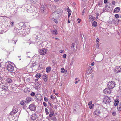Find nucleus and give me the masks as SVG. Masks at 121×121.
Wrapping results in <instances>:
<instances>
[{
    "instance_id": "45",
    "label": "nucleus",
    "mask_w": 121,
    "mask_h": 121,
    "mask_svg": "<svg viewBox=\"0 0 121 121\" xmlns=\"http://www.w3.org/2000/svg\"><path fill=\"white\" fill-rule=\"evenodd\" d=\"M44 100L46 102H47L48 101V99L46 97H44Z\"/></svg>"
},
{
    "instance_id": "3",
    "label": "nucleus",
    "mask_w": 121,
    "mask_h": 121,
    "mask_svg": "<svg viewBox=\"0 0 121 121\" xmlns=\"http://www.w3.org/2000/svg\"><path fill=\"white\" fill-rule=\"evenodd\" d=\"M116 85L115 82L113 81H111L109 82L107 84L108 88L109 89H112Z\"/></svg>"
},
{
    "instance_id": "58",
    "label": "nucleus",
    "mask_w": 121,
    "mask_h": 121,
    "mask_svg": "<svg viewBox=\"0 0 121 121\" xmlns=\"http://www.w3.org/2000/svg\"><path fill=\"white\" fill-rule=\"evenodd\" d=\"M71 13H68V17H69L70 16V15H71Z\"/></svg>"
},
{
    "instance_id": "53",
    "label": "nucleus",
    "mask_w": 121,
    "mask_h": 121,
    "mask_svg": "<svg viewBox=\"0 0 121 121\" xmlns=\"http://www.w3.org/2000/svg\"><path fill=\"white\" fill-rule=\"evenodd\" d=\"M112 4L113 5H115V1H112Z\"/></svg>"
},
{
    "instance_id": "20",
    "label": "nucleus",
    "mask_w": 121,
    "mask_h": 121,
    "mask_svg": "<svg viewBox=\"0 0 121 121\" xmlns=\"http://www.w3.org/2000/svg\"><path fill=\"white\" fill-rule=\"evenodd\" d=\"M114 19L113 18H110L108 21V23L109 24H114Z\"/></svg>"
},
{
    "instance_id": "33",
    "label": "nucleus",
    "mask_w": 121,
    "mask_h": 121,
    "mask_svg": "<svg viewBox=\"0 0 121 121\" xmlns=\"http://www.w3.org/2000/svg\"><path fill=\"white\" fill-rule=\"evenodd\" d=\"M37 65V63L35 62L33 64H32L31 66V67H33Z\"/></svg>"
},
{
    "instance_id": "19",
    "label": "nucleus",
    "mask_w": 121,
    "mask_h": 121,
    "mask_svg": "<svg viewBox=\"0 0 121 121\" xmlns=\"http://www.w3.org/2000/svg\"><path fill=\"white\" fill-rule=\"evenodd\" d=\"M57 13L58 15H60L61 14V13L62 12V10L60 9H58L55 11Z\"/></svg>"
},
{
    "instance_id": "56",
    "label": "nucleus",
    "mask_w": 121,
    "mask_h": 121,
    "mask_svg": "<svg viewBox=\"0 0 121 121\" xmlns=\"http://www.w3.org/2000/svg\"><path fill=\"white\" fill-rule=\"evenodd\" d=\"M54 21L55 23H58V21L54 19Z\"/></svg>"
},
{
    "instance_id": "16",
    "label": "nucleus",
    "mask_w": 121,
    "mask_h": 121,
    "mask_svg": "<svg viewBox=\"0 0 121 121\" xmlns=\"http://www.w3.org/2000/svg\"><path fill=\"white\" fill-rule=\"evenodd\" d=\"M88 105H89L90 108V109L93 108L94 106V104H92V102L91 101H90L88 104Z\"/></svg>"
},
{
    "instance_id": "60",
    "label": "nucleus",
    "mask_w": 121,
    "mask_h": 121,
    "mask_svg": "<svg viewBox=\"0 0 121 121\" xmlns=\"http://www.w3.org/2000/svg\"><path fill=\"white\" fill-rule=\"evenodd\" d=\"M95 64V63L94 62H93L91 64V65L92 66H93Z\"/></svg>"
},
{
    "instance_id": "36",
    "label": "nucleus",
    "mask_w": 121,
    "mask_h": 121,
    "mask_svg": "<svg viewBox=\"0 0 121 121\" xmlns=\"http://www.w3.org/2000/svg\"><path fill=\"white\" fill-rule=\"evenodd\" d=\"M65 71V69L64 68H61V72L62 73H64Z\"/></svg>"
},
{
    "instance_id": "43",
    "label": "nucleus",
    "mask_w": 121,
    "mask_h": 121,
    "mask_svg": "<svg viewBox=\"0 0 121 121\" xmlns=\"http://www.w3.org/2000/svg\"><path fill=\"white\" fill-rule=\"evenodd\" d=\"M48 104L49 105L51 106V108H53V105L52 104L49 102H48Z\"/></svg>"
},
{
    "instance_id": "62",
    "label": "nucleus",
    "mask_w": 121,
    "mask_h": 121,
    "mask_svg": "<svg viewBox=\"0 0 121 121\" xmlns=\"http://www.w3.org/2000/svg\"><path fill=\"white\" fill-rule=\"evenodd\" d=\"M44 80L45 82H46L47 81V79L46 78H44Z\"/></svg>"
},
{
    "instance_id": "40",
    "label": "nucleus",
    "mask_w": 121,
    "mask_h": 121,
    "mask_svg": "<svg viewBox=\"0 0 121 121\" xmlns=\"http://www.w3.org/2000/svg\"><path fill=\"white\" fill-rule=\"evenodd\" d=\"M24 101H22L20 102V104L21 105H23L24 104Z\"/></svg>"
},
{
    "instance_id": "10",
    "label": "nucleus",
    "mask_w": 121,
    "mask_h": 121,
    "mask_svg": "<svg viewBox=\"0 0 121 121\" xmlns=\"http://www.w3.org/2000/svg\"><path fill=\"white\" fill-rule=\"evenodd\" d=\"M29 108L30 110L34 111L36 107L34 104H31L30 105Z\"/></svg>"
},
{
    "instance_id": "17",
    "label": "nucleus",
    "mask_w": 121,
    "mask_h": 121,
    "mask_svg": "<svg viewBox=\"0 0 121 121\" xmlns=\"http://www.w3.org/2000/svg\"><path fill=\"white\" fill-rule=\"evenodd\" d=\"M5 80L6 82L8 83H11L13 81L12 79L9 78H6Z\"/></svg>"
},
{
    "instance_id": "27",
    "label": "nucleus",
    "mask_w": 121,
    "mask_h": 121,
    "mask_svg": "<svg viewBox=\"0 0 121 121\" xmlns=\"http://www.w3.org/2000/svg\"><path fill=\"white\" fill-rule=\"evenodd\" d=\"M114 21L113 22H114V24L115 25L117 24L118 22V21H117V20L115 18L114 19Z\"/></svg>"
},
{
    "instance_id": "30",
    "label": "nucleus",
    "mask_w": 121,
    "mask_h": 121,
    "mask_svg": "<svg viewBox=\"0 0 121 121\" xmlns=\"http://www.w3.org/2000/svg\"><path fill=\"white\" fill-rule=\"evenodd\" d=\"M31 2L34 3H36L38 1V0H30Z\"/></svg>"
},
{
    "instance_id": "39",
    "label": "nucleus",
    "mask_w": 121,
    "mask_h": 121,
    "mask_svg": "<svg viewBox=\"0 0 121 121\" xmlns=\"http://www.w3.org/2000/svg\"><path fill=\"white\" fill-rule=\"evenodd\" d=\"M50 113H54V112L52 110L51 108H50Z\"/></svg>"
},
{
    "instance_id": "26",
    "label": "nucleus",
    "mask_w": 121,
    "mask_h": 121,
    "mask_svg": "<svg viewBox=\"0 0 121 121\" xmlns=\"http://www.w3.org/2000/svg\"><path fill=\"white\" fill-rule=\"evenodd\" d=\"M41 76V75L40 73H37L35 75V77L37 78H39Z\"/></svg>"
},
{
    "instance_id": "5",
    "label": "nucleus",
    "mask_w": 121,
    "mask_h": 121,
    "mask_svg": "<svg viewBox=\"0 0 121 121\" xmlns=\"http://www.w3.org/2000/svg\"><path fill=\"white\" fill-rule=\"evenodd\" d=\"M7 69L9 71L12 72L14 70V67L11 65L9 64L7 66Z\"/></svg>"
},
{
    "instance_id": "23",
    "label": "nucleus",
    "mask_w": 121,
    "mask_h": 121,
    "mask_svg": "<svg viewBox=\"0 0 121 121\" xmlns=\"http://www.w3.org/2000/svg\"><path fill=\"white\" fill-rule=\"evenodd\" d=\"M52 33L55 35H56L57 34V30L56 29L52 30L51 31Z\"/></svg>"
},
{
    "instance_id": "15",
    "label": "nucleus",
    "mask_w": 121,
    "mask_h": 121,
    "mask_svg": "<svg viewBox=\"0 0 121 121\" xmlns=\"http://www.w3.org/2000/svg\"><path fill=\"white\" fill-rule=\"evenodd\" d=\"M35 88L36 89H38L40 88L39 84L38 82H35L34 86Z\"/></svg>"
},
{
    "instance_id": "59",
    "label": "nucleus",
    "mask_w": 121,
    "mask_h": 121,
    "mask_svg": "<svg viewBox=\"0 0 121 121\" xmlns=\"http://www.w3.org/2000/svg\"><path fill=\"white\" fill-rule=\"evenodd\" d=\"M116 113L115 112H113L112 113V115L113 116H115L116 115Z\"/></svg>"
},
{
    "instance_id": "21",
    "label": "nucleus",
    "mask_w": 121,
    "mask_h": 121,
    "mask_svg": "<svg viewBox=\"0 0 121 121\" xmlns=\"http://www.w3.org/2000/svg\"><path fill=\"white\" fill-rule=\"evenodd\" d=\"M120 8L119 7L116 8L114 10V13H118L120 11Z\"/></svg>"
},
{
    "instance_id": "24",
    "label": "nucleus",
    "mask_w": 121,
    "mask_h": 121,
    "mask_svg": "<svg viewBox=\"0 0 121 121\" xmlns=\"http://www.w3.org/2000/svg\"><path fill=\"white\" fill-rule=\"evenodd\" d=\"M51 67L49 66L47 67L46 68V72L47 73H49L51 70Z\"/></svg>"
},
{
    "instance_id": "18",
    "label": "nucleus",
    "mask_w": 121,
    "mask_h": 121,
    "mask_svg": "<svg viewBox=\"0 0 121 121\" xmlns=\"http://www.w3.org/2000/svg\"><path fill=\"white\" fill-rule=\"evenodd\" d=\"M45 7H44V6L43 5H41L40 8V10L43 13L45 11Z\"/></svg>"
},
{
    "instance_id": "35",
    "label": "nucleus",
    "mask_w": 121,
    "mask_h": 121,
    "mask_svg": "<svg viewBox=\"0 0 121 121\" xmlns=\"http://www.w3.org/2000/svg\"><path fill=\"white\" fill-rule=\"evenodd\" d=\"M74 44L73 43H72V44L71 46V47L72 49V48H73V50L75 49V48H74Z\"/></svg>"
},
{
    "instance_id": "4",
    "label": "nucleus",
    "mask_w": 121,
    "mask_h": 121,
    "mask_svg": "<svg viewBox=\"0 0 121 121\" xmlns=\"http://www.w3.org/2000/svg\"><path fill=\"white\" fill-rule=\"evenodd\" d=\"M111 101V99L110 98L108 97H106L104 99L103 101L106 104H109Z\"/></svg>"
},
{
    "instance_id": "47",
    "label": "nucleus",
    "mask_w": 121,
    "mask_h": 121,
    "mask_svg": "<svg viewBox=\"0 0 121 121\" xmlns=\"http://www.w3.org/2000/svg\"><path fill=\"white\" fill-rule=\"evenodd\" d=\"M66 54H64L63 55V58H66Z\"/></svg>"
},
{
    "instance_id": "38",
    "label": "nucleus",
    "mask_w": 121,
    "mask_h": 121,
    "mask_svg": "<svg viewBox=\"0 0 121 121\" xmlns=\"http://www.w3.org/2000/svg\"><path fill=\"white\" fill-rule=\"evenodd\" d=\"M115 17L117 18H118L119 17V15L118 14H116L115 15Z\"/></svg>"
},
{
    "instance_id": "54",
    "label": "nucleus",
    "mask_w": 121,
    "mask_h": 121,
    "mask_svg": "<svg viewBox=\"0 0 121 121\" xmlns=\"http://www.w3.org/2000/svg\"><path fill=\"white\" fill-rule=\"evenodd\" d=\"M103 12H106V11L105 10V8H104L103 9Z\"/></svg>"
},
{
    "instance_id": "31",
    "label": "nucleus",
    "mask_w": 121,
    "mask_h": 121,
    "mask_svg": "<svg viewBox=\"0 0 121 121\" xmlns=\"http://www.w3.org/2000/svg\"><path fill=\"white\" fill-rule=\"evenodd\" d=\"M51 119L54 121H56L57 120L56 117L55 116L53 117H52L51 118Z\"/></svg>"
},
{
    "instance_id": "49",
    "label": "nucleus",
    "mask_w": 121,
    "mask_h": 121,
    "mask_svg": "<svg viewBox=\"0 0 121 121\" xmlns=\"http://www.w3.org/2000/svg\"><path fill=\"white\" fill-rule=\"evenodd\" d=\"M54 114V113H50L49 115V117H52V116H53V114Z\"/></svg>"
},
{
    "instance_id": "50",
    "label": "nucleus",
    "mask_w": 121,
    "mask_h": 121,
    "mask_svg": "<svg viewBox=\"0 0 121 121\" xmlns=\"http://www.w3.org/2000/svg\"><path fill=\"white\" fill-rule=\"evenodd\" d=\"M119 103H116L115 102V103L114 104V105L115 106H116L118 105V104Z\"/></svg>"
},
{
    "instance_id": "25",
    "label": "nucleus",
    "mask_w": 121,
    "mask_h": 121,
    "mask_svg": "<svg viewBox=\"0 0 121 121\" xmlns=\"http://www.w3.org/2000/svg\"><path fill=\"white\" fill-rule=\"evenodd\" d=\"M97 25V22L95 21L93 22L92 23V26L94 27L96 26Z\"/></svg>"
},
{
    "instance_id": "9",
    "label": "nucleus",
    "mask_w": 121,
    "mask_h": 121,
    "mask_svg": "<svg viewBox=\"0 0 121 121\" xmlns=\"http://www.w3.org/2000/svg\"><path fill=\"white\" fill-rule=\"evenodd\" d=\"M47 52L46 49L43 48L40 50L39 53L41 55H43L46 54Z\"/></svg>"
},
{
    "instance_id": "2",
    "label": "nucleus",
    "mask_w": 121,
    "mask_h": 121,
    "mask_svg": "<svg viewBox=\"0 0 121 121\" xmlns=\"http://www.w3.org/2000/svg\"><path fill=\"white\" fill-rule=\"evenodd\" d=\"M59 15L55 11L53 12L51 15L50 18L51 20H53L54 18H58Z\"/></svg>"
},
{
    "instance_id": "63",
    "label": "nucleus",
    "mask_w": 121,
    "mask_h": 121,
    "mask_svg": "<svg viewBox=\"0 0 121 121\" xmlns=\"http://www.w3.org/2000/svg\"><path fill=\"white\" fill-rule=\"evenodd\" d=\"M73 61L71 62V63H70V65H72V64H73Z\"/></svg>"
},
{
    "instance_id": "14",
    "label": "nucleus",
    "mask_w": 121,
    "mask_h": 121,
    "mask_svg": "<svg viewBox=\"0 0 121 121\" xmlns=\"http://www.w3.org/2000/svg\"><path fill=\"white\" fill-rule=\"evenodd\" d=\"M18 111V110L16 109H13L10 113V115H14Z\"/></svg>"
},
{
    "instance_id": "52",
    "label": "nucleus",
    "mask_w": 121,
    "mask_h": 121,
    "mask_svg": "<svg viewBox=\"0 0 121 121\" xmlns=\"http://www.w3.org/2000/svg\"><path fill=\"white\" fill-rule=\"evenodd\" d=\"M108 0H104V3H107Z\"/></svg>"
},
{
    "instance_id": "32",
    "label": "nucleus",
    "mask_w": 121,
    "mask_h": 121,
    "mask_svg": "<svg viewBox=\"0 0 121 121\" xmlns=\"http://www.w3.org/2000/svg\"><path fill=\"white\" fill-rule=\"evenodd\" d=\"M45 112H46V114L48 115L49 114V112L47 108H45Z\"/></svg>"
},
{
    "instance_id": "7",
    "label": "nucleus",
    "mask_w": 121,
    "mask_h": 121,
    "mask_svg": "<svg viewBox=\"0 0 121 121\" xmlns=\"http://www.w3.org/2000/svg\"><path fill=\"white\" fill-rule=\"evenodd\" d=\"M100 112V110L96 108L94 112L93 115L94 116L97 117L99 115Z\"/></svg>"
},
{
    "instance_id": "48",
    "label": "nucleus",
    "mask_w": 121,
    "mask_h": 121,
    "mask_svg": "<svg viewBox=\"0 0 121 121\" xmlns=\"http://www.w3.org/2000/svg\"><path fill=\"white\" fill-rule=\"evenodd\" d=\"M14 22H11L10 23V24L12 26H13L14 24Z\"/></svg>"
},
{
    "instance_id": "12",
    "label": "nucleus",
    "mask_w": 121,
    "mask_h": 121,
    "mask_svg": "<svg viewBox=\"0 0 121 121\" xmlns=\"http://www.w3.org/2000/svg\"><path fill=\"white\" fill-rule=\"evenodd\" d=\"M93 67H89L87 71V74H90L92 71Z\"/></svg>"
},
{
    "instance_id": "34",
    "label": "nucleus",
    "mask_w": 121,
    "mask_h": 121,
    "mask_svg": "<svg viewBox=\"0 0 121 121\" xmlns=\"http://www.w3.org/2000/svg\"><path fill=\"white\" fill-rule=\"evenodd\" d=\"M90 17V18H91L92 19V21H93V20H95V17H94L92 15H91L89 16V17Z\"/></svg>"
},
{
    "instance_id": "28",
    "label": "nucleus",
    "mask_w": 121,
    "mask_h": 121,
    "mask_svg": "<svg viewBox=\"0 0 121 121\" xmlns=\"http://www.w3.org/2000/svg\"><path fill=\"white\" fill-rule=\"evenodd\" d=\"M117 109L119 111H121V103L119 104L117 106Z\"/></svg>"
},
{
    "instance_id": "29",
    "label": "nucleus",
    "mask_w": 121,
    "mask_h": 121,
    "mask_svg": "<svg viewBox=\"0 0 121 121\" xmlns=\"http://www.w3.org/2000/svg\"><path fill=\"white\" fill-rule=\"evenodd\" d=\"M103 2L102 1H100L98 2V5L99 6L101 7L102 5Z\"/></svg>"
},
{
    "instance_id": "55",
    "label": "nucleus",
    "mask_w": 121,
    "mask_h": 121,
    "mask_svg": "<svg viewBox=\"0 0 121 121\" xmlns=\"http://www.w3.org/2000/svg\"><path fill=\"white\" fill-rule=\"evenodd\" d=\"M60 52L61 53H63L64 52V51L62 50H60Z\"/></svg>"
},
{
    "instance_id": "42",
    "label": "nucleus",
    "mask_w": 121,
    "mask_h": 121,
    "mask_svg": "<svg viewBox=\"0 0 121 121\" xmlns=\"http://www.w3.org/2000/svg\"><path fill=\"white\" fill-rule=\"evenodd\" d=\"M30 95L32 96H34L35 95V93L34 92H32L30 94Z\"/></svg>"
},
{
    "instance_id": "46",
    "label": "nucleus",
    "mask_w": 121,
    "mask_h": 121,
    "mask_svg": "<svg viewBox=\"0 0 121 121\" xmlns=\"http://www.w3.org/2000/svg\"><path fill=\"white\" fill-rule=\"evenodd\" d=\"M43 104L44 105V106L45 107H46L47 106V104L45 102H43Z\"/></svg>"
},
{
    "instance_id": "61",
    "label": "nucleus",
    "mask_w": 121,
    "mask_h": 121,
    "mask_svg": "<svg viewBox=\"0 0 121 121\" xmlns=\"http://www.w3.org/2000/svg\"><path fill=\"white\" fill-rule=\"evenodd\" d=\"M85 13V11H84V10H83V11H82V15H84V13Z\"/></svg>"
},
{
    "instance_id": "8",
    "label": "nucleus",
    "mask_w": 121,
    "mask_h": 121,
    "mask_svg": "<svg viewBox=\"0 0 121 121\" xmlns=\"http://www.w3.org/2000/svg\"><path fill=\"white\" fill-rule=\"evenodd\" d=\"M35 96L36 100L38 101H40L42 100V96L40 94H37Z\"/></svg>"
},
{
    "instance_id": "22",
    "label": "nucleus",
    "mask_w": 121,
    "mask_h": 121,
    "mask_svg": "<svg viewBox=\"0 0 121 121\" xmlns=\"http://www.w3.org/2000/svg\"><path fill=\"white\" fill-rule=\"evenodd\" d=\"M31 97H28L26 99V100L25 101V102L26 103H28L30 102L31 100Z\"/></svg>"
},
{
    "instance_id": "37",
    "label": "nucleus",
    "mask_w": 121,
    "mask_h": 121,
    "mask_svg": "<svg viewBox=\"0 0 121 121\" xmlns=\"http://www.w3.org/2000/svg\"><path fill=\"white\" fill-rule=\"evenodd\" d=\"M67 12L68 13H71V11L70 10V9H69V7H68L67 9Z\"/></svg>"
},
{
    "instance_id": "41",
    "label": "nucleus",
    "mask_w": 121,
    "mask_h": 121,
    "mask_svg": "<svg viewBox=\"0 0 121 121\" xmlns=\"http://www.w3.org/2000/svg\"><path fill=\"white\" fill-rule=\"evenodd\" d=\"M115 102L119 103V100L118 99H115L114 100Z\"/></svg>"
},
{
    "instance_id": "64",
    "label": "nucleus",
    "mask_w": 121,
    "mask_h": 121,
    "mask_svg": "<svg viewBox=\"0 0 121 121\" xmlns=\"http://www.w3.org/2000/svg\"><path fill=\"white\" fill-rule=\"evenodd\" d=\"M81 21V20H79V21H78V23H80V22Z\"/></svg>"
},
{
    "instance_id": "6",
    "label": "nucleus",
    "mask_w": 121,
    "mask_h": 121,
    "mask_svg": "<svg viewBox=\"0 0 121 121\" xmlns=\"http://www.w3.org/2000/svg\"><path fill=\"white\" fill-rule=\"evenodd\" d=\"M114 71L117 73H118L121 72V66H117L114 69Z\"/></svg>"
},
{
    "instance_id": "57",
    "label": "nucleus",
    "mask_w": 121,
    "mask_h": 121,
    "mask_svg": "<svg viewBox=\"0 0 121 121\" xmlns=\"http://www.w3.org/2000/svg\"><path fill=\"white\" fill-rule=\"evenodd\" d=\"M54 107L55 109H56L57 108V105H55L54 106Z\"/></svg>"
},
{
    "instance_id": "11",
    "label": "nucleus",
    "mask_w": 121,
    "mask_h": 121,
    "mask_svg": "<svg viewBox=\"0 0 121 121\" xmlns=\"http://www.w3.org/2000/svg\"><path fill=\"white\" fill-rule=\"evenodd\" d=\"M109 88H105L104 90V92L105 94H109L111 92L110 89Z\"/></svg>"
},
{
    "instance_id": "44",
    "label": "nucleus",
    "mask_w": 121,
    "mask_h": 121,
    "mask_svg": "<svg viewBox=\"0 0 121 121\" xmlns=\"http://www.w3.org/2000/svg\"><path fill=\"white\" fill-rule=\"evenodd\" d=\"M105 10L106 11V12H108L110 11L109 9H108L107 7V8H105Z\"/></svg>"
},
{
    "instance_id": "1",
    "label": "nucleus",
    "mask_w": 121,
    "mask_h": 121,
    "mask_svg": "<svg viewBox=\"0 0 121 121\" xmlns=\"http://www.w3.org/2000/svg\"><path fill=\"white\" fill-rule=\"evenodd\" d=\"M26 31V30H24L22 29H14V32L15 34L18 35H20L22 33Z\"/></svg>"
},
{
    "instance_id": "13",
    "label": "nucleus",
    "mask_w": 121,
    "mask_h": 121,
    "mask_svg": "<svg viewBox=\"0 0 121 121\" xmlns=\"http://www.w3.org/2000/svg\"><path fill=\"white\" fill-rule=\"evenodd\" d=\"M7 84L6 83H2L1 84V87L3 90H6L7 89Z\"/></svg>"
},
{
    "instance_id": "51",
    "label": "nucleus",
    "mask_w": 121,
    "mask_h": 121,
    "mask_svg": "<svg viewBox=\"0 0 121 121\" xmlns=\"http://www.w3.org/2000/svg\"><path fill=\"white\" fill-rule=\"evenodd\" d=\"M50 97L52 99H54V97L52 95H51Z\"/></svg>"
}]
</instances>
